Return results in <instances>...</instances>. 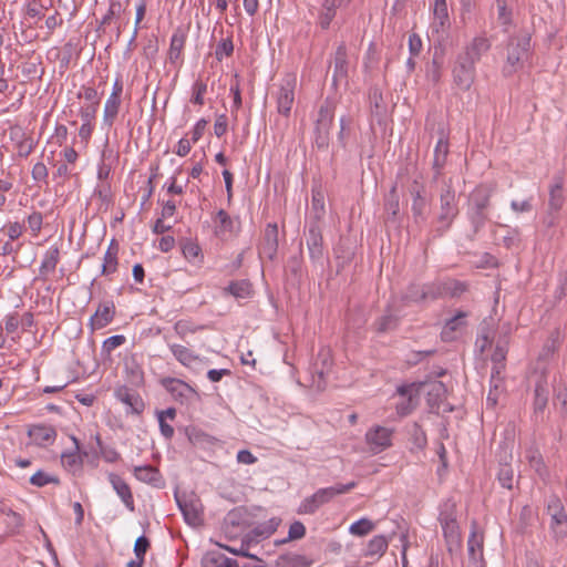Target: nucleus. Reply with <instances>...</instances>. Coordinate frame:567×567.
Returning <instances> with one entry per match:
<instances>
[{"instance_id":"obj_16","label":"nucleus","mask_w":567,"mask_h":567,"mask_svg":"<svg viewBox=\"0 0 567 567\" xmlns=\"http://www.w3.org/2000/svg\"><path fill=\"white\" fill-rule=\"evenodd\" d=\"M330 355L328 352H321L312 367V378L310 386L317 391H323L327 386V373L330 368Z\"/></svg>"},{"instance_id":"obj_15","label":"nucleus","mask_w":567,"mask_h":567,"mask_svg":"<svg viewBox=\"0 0 567 567\" xmlns=\"http://www.w3.org/2000/svg\"><path fill=\"white\" fill-rule=\"evenodd\" d=\"M307 246L312 261H319L323 257V237L320 224L310 221L307 234Z\"/></svg>"},{"instance_id":"obj_38","label":"nucleus","mask_w":567,"mask_h":567,"mask_svg":"<svg viewBox=\"0 0 567 567\" xmlns=\"http://www.w3.org/2000/svg\"><path fill=\"white\" fill-rule=\"evenodd\" d=\"M186 42V34L182 30L173 33L168 50V59L171 63H176L181 56Z\"/></svg>"},{"instance_id":"obj_59","label":"nucleus","mask_w":567,"mask_h":567,"mask_svg":"<svg viewBox=\"0 0 567 567\" xmlns=\"http://www.w3.org/2000/svg\"><path fill=\"white\" fill-rule=\"evenodd\" d=\"M374 527L375 524L372 520L368 518H361L350 526L349 532L354 536L362 537L371 533Z\"/></svg>"},{"instance_id":"obj_5","label":"nucleus","mask_w":567,"mask_h":567,"mask_svg":"<svg viewBox=\"0 0 567 567\" xmlns=\"http://www.w3.org/2000/svg\"><path fill=\"white\" fill-rule=\"evenodd\" d=\"M439 522L443 529V536L445 538L447 549L452 551L454 548H460L462 545V536L456 519L455 506L445 505L440 513Z\"/></svg>"},{"instance_id":"obj_22","label":"nucleus","mask_w":567,"mask_h":567,"mask_svg":"<svg viewBox=\"0 0 567 567\" xmlns=\"http://www.w3.org/2000/svg\"><path fill=\"white\" fill-rule=\"evenodd\" d=\"M107 478H109V482L112 485L113 489L116 492L118 497L124 503L125 507L130 512H134L135 503H134V497H133V493H132L130 485L120 475H117L115 473H110Z\"/></svg>"},{"instance_id":"obj_26","label":"nucleus","mask_w":567,"mask_h":567,"mask_svg":"<svg viewBox=\"0 0 567 567\" xmlns=\"http://www.w3.org/2000/svg\"><path fill=\"white\" fill-rule=\"evenodd\" d=\"M564 203V177L561 175H556L554 176L553 184L549 187L548 207L550 214L559 212Z\"/></svg>"},{"instance_id":"obj_58","label":"nucleus","mask_w":567,"mask_h":567,"mask_svg":"<svg viewBox=\"0 0 567 567\" xmlns=\"http://www.w3.org/2000/svg\"><path fill=\"white\" fill-rule=\"evenodd\" d=\"M385 212L389 215V218L395 219L399 212H400V203H399V196L396 193V187L393 186L388 195L386 202H385Z\"/></svg>"},{"instance_id":"obj_10","label":"nucleus","mask_w":567,"mask_h":567,"mask_svg":"<svg viewBox=\"0 0 567 567\" xmlns=\"http://www.w3.org/2000/svg\"><path fill=\"white\" fill-rule=\"evenodd\" d=\"M394 431L392 429L374 425L365 433V443L373 454H379L392 446V437Z\"/></svg>"},{"instance_id":"obj_1","label":"nucleus","mask_w":567,"mask_h":567,"mask_svg":"<svg viewBox=\"0 0 567 567\" xmlns=\"http://www.w3.org/2000/svg\"><path fill=\"white\" fill-rule=\"evenodd\" d=\"M506 59L502 66V74L511 78L519 72L529 63L533 56L532 32L527 29H520L517 33L511 35L505 47Z\"/></svg>"},{"instance_id":"obj_30","label":"nucleus","mask_w":567,"mask_h":567,"mask_svg":"<svg viewBox=\"0 0 567 567\" xmlns=\"http://www.w3.org/2000/svg\"><path fill=\"white\" fill-rule=\"evenodd\" d=\"M115 307L112 302L100 305L95 313L91 317V324L94 329L106 327L114 318Z\"/></svg>"},{"instance_id":"obj_17","label":"nucleus","mask_w":567,"mask_h":567,"mask_svg":"<svg viewBox=\"0 0 567 567\" xmlns=\"http://www.w3.org/2000/svg\"><path fill=\"white\" fill-rule=\"evenodd\" d=\"M548 398H549V384L547 381V377L545 373H540L537 377L535 389H534V415L538 417L539 415H543L547 404H548Z\"/></svg>"},{"instance_id":"obj_23","label":"nucleus","mask_w":567,"mask_h":567,"mask_svg":"<svg viewBox=\"0 0 567 567\" xmlns=\"http://www.w3.org/2000/svg\"><path fill=\"white\" fill-rule=\"evenodd\" d=\"M260 254L272 260L278 250V226L270 223L264 230V238L259 247Z\"/></svg>"},{"instance_id":"obj_12","label":"nucleus","mask_w":567,"mask_h":567,"mask_svg":"<svg viewBox=\"0 0 567 567\" xmlns=\"http://www.w3.org/2000/svg\"><path fill=\"white\" fill-rule=\"evenodd\" d=\"M333 73H332V84L337 86L340 82L348 81L349 76V61H348V50L344 42H341L334 52L333 55Z\"/></svg>"},{"instance_id":"obj_54","label":"nucleus","mask_w":567,"mask_h":567,"mask_svg":"<svg viewBox=\"0 0 567 567\" xmlns=\"http://www.w3.org/2000/svg\"><path fill=\"white\" fill-rule=\"evenodd\" d=\"M398 324L399 317L389 312L375 320L374 328L379 333H384L394 330L398 327Z\"/></svg>"},{"instance_id":"obj_27","label":"nucleus","mask_w":567,"mask_h":567,"mask_svg":"<svg viewBox=\"0 0 567 567\" xmlns=\"http://www.w3.org/2000/svg\"><path fill=\"white\" fill-rule=\"evenodd\" d=\"M32 441L40 446L52 444L56 437V431L52 425H32L28 432Z\"/></svg>"},{"instance_id":"obj_4","label":"nucleus","mask_w":567,"mask_h":567,"mask_svg":"<svg viewBox=\"0 0 567 567\" xmlns=\"http://www.w3.org/2000/svg\"><path fill=\"white\" fill-rule=\"evenodd\" d=\"M336 104L326 99L319 107L315 123V145L318 150L327 151L330 143V128L334 120Z\"/></svg>"},{"instance_id":"obj_56","label":"nucleus","mask_w":567,"mask_h":567,"mask_svg":"<svg viewBox=\"0 0 567 567\" xmlns=\"http://www.w3.org/2000/svg\"><path fill=\"white\" fill-rule=\"evenodd\" d=\"M514 470L508 463H501L497 472V480L502 487L512 489L514 483Z\"/></svg>"},{"instance_id":"obj_47","label":"nucleus","mask_w":567,"mask_h":567,"mask_svg":"<svg viewBox=\"0 0 567 567\" xmlns=\"http://www.w3.org/2000/svg\"><path fill=\"white\" fill-rule=\"evenodd\" d=\"M409 434H410V443L412 444V446L410 449L411 452L422 451L426 446V444H427L426 433L422 429L421 425H419L417 423H414L411 426Z\"/></svg>"},{"instance_id":"obj_53","label":"nucleus","mask_w":567,"mask_h":567,"mask_svg":"<svg viewBox=\"0 0 567 567\" xmlns=\"http://www.w3.org/2000/svg\"><path fill=\"white\" fill-rule=\"evenodd\" d=\"M446 388L443 382L435 381L431 383V389L427 392V403L431 408L437 406L440 402L445 398Z\"/></svg>"},{"instance_id":"obj_40","label":"nucleus","mask_w":567,"mask_h":567,"mask_svg":"<svg viewBox=\"0 0 567 567\" xmlns=\"http://www.w3.org/2000/svg\"><path fill=\"white\" fill-rule=\"evenodd\" d=\"M443 50L435 49L431 64L426 69V78L434 84L441 81L443 66Z\"/></svg>"},{"instance_id":"obj_46","label":"nucleus","mask_w":567,"mask_h":567,"mask_svg":"<svg viewBox=\"0 0 567 567\" xmlns=\"http://www.w3.org/2000/svg\"><path fill=\"white\" fill-rule=\"evenodd\" d=\"M181 246L184 257L189 262L199 264L203 261L204 256L202 254V248L197 243L193 241L192 239H183L181 241Z\"/></svg>"},{"instance_id":"obj_13","label":"nucleus","mask_w":567,"mask_h":567,"mask_svg":"<svg viewBox=\"0 0 567 567\" xmlns=\"http://www.w3.org/2000/svg\"><path fill=\"white\" fill-rule=\"evenodd\" d=\"M423 385V383H411L398 386V394L405 398V401L396 405V411L400 415H408L415 409L419 392Z\"/></svg>"},{"instance_id":"obj_25","label":"nucleus","mask_w":567,"mask_h":567,"mask_svg":"<svg viewBox=\"0 0 567 567\" xmlns=\"http://www.w3.org/2000/svg\"><path fill=\"white\" fill-rule=\"evenodd\" d=\"M484 534L478 530L475 520L471 524V533L467 540L468 556L472 560L477 561L483 558Z\"/></svg>"},{"instance_id":"obj_2","label":"nucleus","mask_w":567,"mask_h":567,"mask_svg":"<svg viewBox=\"0 0 567 567\" xmlns=\"http://www.w3.org/2000/svg\"><path fill=\"white\" fill-rule=\"evenodd\" d=\"M495 192L496 183H484L477 185L470 194L466 215L474 234H477L489 220L492 197Z\"/></svg>"},{"instance_id":"obj_63","label":"nucleus","mask_w":567,"mask_h":567,"mask_svg":"<svg viewBox=\"0 0 567 567\" xmlns=\"http://www.w3.org/2000/svg\"><path fill=\"white\" fill-rule=\"evenodd\" d=\"M305 535H306L305 525L301 522L296 520L289 527L288 537L282 540H277L276 544L280 545V544H286L287 542H290V540L301 539L302 537H305Z\"/></svg>"},{"instance_id":"obj_33","label":"nucleus","mask_w":567,"mask_h":567,"mask_svg":"<svg viewBox=\"0 0 567 567\" xmlns=\"http://www.w3.org/2000/svg\"><path fill=\"white\" fill-rule=\"evenodd\" d=\"M134 476L143 483H147L156 487L161 485L162 481L159 471L152 465L135 466Z\"/></svg>"},{"instance_id":"obj_31","label":"nucleus","mask_w":567,"mask_h":567,"mask_svg":"<svg viewBox=\"0 0 567 567\" xmlns=\"http://www.w3.org/2000/svg\"><path fill=\"white\" fill-rule=\"evenodd\" d=\"M433 16L434 20L432 23V29L435 32H440L441 30H444L445 28L450 27V17L446 0H435Z\"/></svg>"},{"instance_id":"obj_60","label":"nucleus","mask_w":567,"mask_h":567,"mask_svg":"<svg viewBox=\"0 0 567 567\" xmlns=\"http://www.w3.org/2000/svg\"><path fill=\"white\" fill-rule=\"evenodd\" d=\"M311 206L315 213L312 221H317L320 224V220L324 215V197L320 190H312Z\"/></svg>"},{"instance_id":"obj_7","label":"nucleus","mask_w":567,"mask_h":567,"mask_svg":"<svg viewBox=\"0 0 567 567\" xmlns=\"http://www.w3.org/2000/svg\"><path fill=\"white\" fill-rule=\"evenodd\" d=\"M297 86V78L295 74H287L279 85L275 94L277 111L285 117L290 116L292 105L295 103V90Z\"/></svg>"},{"instance_id":"obj_64","label":"nucleus","mask_w":567,"mask_h":567,"mask_svg":"<svg viewBox=\"0 0 567 567\" xmlns=\"http://www.w3.org/2000/svg\"><path fill=\"white\" fill-rule=\"evenodd\" d=\"M40 64H41L40 62L39 63H37V62L23 63L21 66L22 75L30 81L33 79H41L42 75L44 74V69H41Z\"/></svg>"},{"instance_id":"obj_20","label":"nucleus","mask_w":567,"mask_h":567,"mask_svg":"<svg viewBox=\"0 0 567 567\" xmlns=\"http://www.w3.org/2000/svg\"><path fill=\"white\" fill-rule=\"evenodd\" d=\"M467 312L465 311H457V313L449 319L441 332V338L444 342H451L454 341L461 331L466 327L467 321Z\"/></svg>"},{"instance_id":"obj_6","label":"nucleus","mask_w":567,"mask_h":567,"mask_svg":"<svg viewBox=\"0 0 567 567\" xmlns=\"http://www.w3.org/2000/svg\"><path fill=\"white\" fill-rule=\"evenodd\" d=\"M159 383L181 404L188 405L200 400L199 393L181 379L166 377L161 379Z\"/></svg>"},{"instance_id":"obj_49","label":"nucleus","mask_w":567,"mask_h":567,"mask_svg":"<svg viewBox=\"0 0 567 567\" xmlns=\"http://www.w3.org/2000/svg\"><path fill=\"white\" fill-rule=\"evenodd\" d=\"M169 349L176 360L185 367H189L194 361L198 359L197 354L182 344H171Z\"/></svg>"},{"instance_id":"obj_39","label":"nucleus","mask_w":567,"mask_h":567,"mask_svg":"<svg viewBox=\"0 0 567 567\" xmlns=\"http://www.w3.org/2000/svg\"><path fill=\"white\" fill-rule=\"evenodd\" d=\"M125 10L126 6H123L121 1L111 0L107 12L101 19L97 30L105 31V27L110 25L113 20H118Z\"/></svg>"},{"instance_id":"obj_45","label":"nucleus","mask_w":567,"mask_h":567,"mask_svg":"<svg viewBox=\"0 0 567 567\" xmlns=\"http://www.w3.org/2000/svg\"><path fill=\"white\" fill-rule=\"evenodd\" d=\"M311 560L306 556L295 553L282 554L277 559L279 567H310Z\"/></svg>"},{"instance_id":"obj_44","label":"nucleus","mask_w":567,"mask_h":567,"mask_svg":"<svg viewBox=\"0 0 567 567\" xmlns=\"http://www.w3.org/2000/svg\"><path fill=\"white\" fill-rule=\"evenodd\" d=\"M525 457L532 468L535 470V472L540 477H546L548 475L547 466L545 465L544 458L540 454V452L537 449H528L526 450Z\"/></svg>"},{"instance_id":"obj_8","label":"nucleus","mask_w":567,"mask_h":567,"mask_svg":"<svg viewBox=\"0 0 567 567\" xmlns=\"http://www.w3.org/2000/svg\"><path fill=\"white\" fill-rule=\"evenodd\" d=\"M175 499L187 524L198 526L203 523V505L194 493L175 494Z\"/></svg>"},{"instance_id":"obj_18","label":"nucleus","mask_w":567,"mask_h":567,"mask_svg":"<svg viewBox=\"0 0 567 567\" xmlns=\"http://www.w3.org/2000/svg\"><path fill=\"white\" fill-rule=\"evenodd\" d=\"M491 49V41L483 35L475 37L458 55L476 64Z\"/></svg>"},{"instance_id":"obj_57","label":"nucleus","mask_w":567,"mask_h":567,"mask_svg":"<svg viewBox=\"0 0 567 567\" xmlns=\"http://www.w3.org/2000/svg\"><path fill=\"white\" fill-rule=\"evenodd\" d=\"M61 462L64 468L72 473L82 468V458L76 452L62 453Z\"/></svg>"},{"instance_id":"obj_62","label":"nucleus","mask_w":567,"mask_h":567,"mask_svg":"<svg viewBox=\"0 0 567 567\" xmlns=\"http://www.w3.org/2000/svg\"><path fill=\"white\" fill-rule=\"evenodd\" d=\"M444 286L443 281H433L424 284L425 291V301L427 300H436L440 298H444Z\"/></svg>"},{"instance_id":"obj_29","label":"nucleus","mask_w":567,"mask_h":567,"mask_svg":"<svg viewBox=\"0 0 567 567\" xmlns=\"http://www.w3.org/2000/svg\"><path fill=\"white\" fill-rule=\"evenodd\" d=\"M447 155H449L447 140L441 137L437 141L436 146L434 148V158H433V164H432V168L434 171V176H433L434 181H437V178L442 175V171L446 164Z\"/></svg>"},{"instance_id":"obj_32","label":"nucleus","mask_w":567,"mask_h":567,"mask_svg":"<svg viewBox=\"0 0 567 567\" xmlns=\"http://www.w3.org/2000/svg\"><path fill=\"white\" fill-rule=\"evenodd\" d=\"M60 260V250L56 246H51L44 254L39 272L42 279H47L48 275L53 272Z\"/></svg>"},{"instance_id":"obj_55","label":"nucleus","mask_w":567,"mask_h":567,"mask_svg":"<svg viewBox=\"0 0 567 567\" xmlns=\"http://www.w3.org/2000/svg\"><path fill=\"white\" fill-rule=\"evenodd\" d=\"M444 297H460L467 290V284L456 279H447L443 281Z\"/></svg>"},{"instance_id":"obj_51","label":"nucleus","mask_w":567,"mask_h":567,"mask_svg":"<svg viewBox=\"0 0 567 567\" xmlns=\"http://www.w3.org/2000/svg\"><path fill=\"white\" fill-rule=\"evenodd\" d=\"M214 221L217 224L216 226V234L217 235H224L226 233H233L234 231V220L229 216V214L224 210L219 209L216 213V216L214 218Z\"/></svg>"},{"instance_id":"obj_11","label":"nucleus","mask_w":567,"mask_h":567,"mask_svg":"<svg viewBox=\"0 0 567 567\" xmlns=\"http://www.w3.org/2000/svg\"><path fill=\"white\" fill-rule=\"evenodd\" d=\"M114 396L127 406L126 413L140 415L145 410L144 400L138 392L126 385L117 386Z\"/></svg>"},{"instance_id":"obj_14","label":"nucleus","mask_w":567,"mask_h":567,"mask_svg":"<svg viewBox=\"0 0 567 567\" xmlns=\"http://www.w3.org/2000/svg\"><path fill=\"white\" fill-rule=\"evenodd\" d=\"M280 520L277 518H270L264 522L250 532H248L243 539V547H250L251 544H258L260 540L270 537L278 528Z\"/></svg>"},{"instance_id":"obj_42","label":"nucleus","mask_w":567,"mask_h":567,"mask_svg":"<svg viewBox=\"0 0 567 567\" xmlns=\"http://www.w3.org/2000/svg\"><path fill=\"white\" fill-rule=\"evenodd\" d=\"M202 564L203 567H238L236 559L217 551L206 555Z\"/></svg>"},{"instance_id":"obj_21","label":"nucleus","mask_w":567,"mask_h":567,"mask_svg":"<svg viewBox=\"0 0 567 567\" xmlns=\"http://www.w3.org/2000/svg\"><path fill=\"white\" fill-rule=\"evenodd\" d=\"M412 195V213L416 223L425 220V209L427 206L426 199L423 195L424 187L417 181H414L409 188Z\"/></svg>"},{"instance_id":"obj_37","label":"nucleus","mask_w":567,"mask_h":567,"mask_svg":"<svg viewBox=\"0 0 567 567\" xmlns=\"http://www.w3.org/2000/svg\"><path fill=\"white\" fill-rule=\"evenodd\" d=\"M224 295H231L235 298H248L252 295V285L247 279L234 280L224 288Z\"/></svg>"},{"instance_id":"obj_24","label":"nucleus","mask_w":567,"mask_h":567,"mask_svg":"<svg viewBox=\"0 0 567 567\" xmlns=\"http://www.w3.org/2000/svg\"><path fill=\"white\" fill-rule=\"evenodd\" d=\"M546 512L550 516V527L557 533V527L567 524V514L561 499L551 495L547 499Z\"/></svg>"},{"instance_id":"obj_43","label":"nucleus","mask_w":567,"mask_h":567,"mask_svg":"<svg viewBox=\"0 0 567 567\" xmlns=\"http://www.w3.org/2000/svg\"><path fill=\"white\" fill-rule=\"evenodd\" d=\"M117 246L115 245V240L113 239L109 249L104 254L101 274L103 276L114 274L117 270Z\"/></svg>"},{"instance_id":"obj_9","label":"nucleus","mask_w":567,"mask_h":567,"mask_svg":"<svg viewBox=\"0 0 567 567\" xmlns=\"http://www.w3.org/2000/svg\"><path fill=\"white\" fill-rule=\"evenodd\" d=\"M475 65L476 64L457 54L452 69V76L453 83L458 90L466 92L471 89L476 78Z\"/></svg>"},{"instance_id":"obj_61","label":"nucleus","mask_w":567,"mask_h":567,"mask_svg":"<svg viewBox=\"0 0 567 567\" xmlns=\"http://www.w3.org/2000/svg\"><path fill=\"white\" fill-rule=\"evenodd\" d=\"M30 483L37 487H43L48 484L59 485L60 478L43 471H38L30 477Z\"/></svg>"},{"instance_id":"obj_35","label":"nucleus","mask_w":567,"mask_h":567,"mask_svg":"<svg viewBox=\"0 0 567 567\" xmlns=\"http://www.w3.org/2000/svg\"><path fill=\"white\" fill-rule=\"evenodd\" d=\"M401 301L404 306H410L412 303H421L425 301V291L424 284H410L404 292L401 295Z\"/></svg>"},{"instance_id":"obj_52","label":"nucleus","mask_w":567,"mask_h":567,"mask_svg":"<svg viewBox=\"0 0 567 567\" xmlns=\"http://www.w3.org/2000/svg\"><path fill=\"white\" fill-rule=\"evenodd\" d=\"M496 9H497V21L504 28V31L507 32L508 28L513 23L512 9L508 8L506 0H496Z\"/></svg>"},{"instance_id":"obj_28","label":"nucleus","mask_w":567,"mask_h":567,"mask_svg":"<svg viewBox=\"0 0 567 567\" xmlns=\"http://www.w3.org/2000/svg\"><path fill=\"white\" fill-rule=\"evenodd\" d=\"M371 115L381 124L386 116V105L383 101L382 92L379 87H371L369 92Z\"/></svg>"},{"instance_id":"obj_3","label":"nucleus","mask_w":567,"mask_h":567,"mask_svg":"<svg viewBox=\"0 0 567 567\" xmlns=\"http://www.w3.org/2000/svg\"><path fill=\"white\" fill-rule=\"evenodd\" d=\"M458 215V207L455 199V190L452 187L451 179L444 182L440 190V209L431 230L432 238L443 236L452 226Z\"/></svg>"},{"instance_id":"obj_36","label":"nucleus","mask_w":567,"mask_h":567,"mask_svg":"<svg viewBox=\"0 0 567 567\" xmlns=\"http://www.w3.org/2000/svg\"><path fill=\"white\" fill-rule=\"evenodd\" d=\"M339 0H323L321 11L318 17V23L321 27V29H329L331 21L336 17L337 8L339 7Z\"/></svg>"},{"instance_id":"obj_41","label":"nucleus","mask_w":567,"mask_h":567,"mask_svg":"<svg viewBox=\"0 0 567 567\" xmlns=\"http://www.w3.org/2000/svg\"><path fill=\"white\" fill-rule=\"evenodd\" d=\"M120 106H121V97L118 96H114V95H110L105 102V105H104V112H103V123L104 125H106L107 127H111L116 117H117V114L120 112Z\"/></svg>"},{"instance_id":"obj_50","label":"nucleus","mask_w":567,"mask_h":567,"mask_svg":"<svg viewBox=\"0 0 567 567\" xmlns=\"http://www.w3.org/2000/svg\"><path fill=\"white\" fill-rule=\"evenodd\" d=\"M388 549V539L383 535H377L372 539L369 540L364 556L373 557V556H382Z\"/></svg>"},{"instance_id":"obj_19","label":"nucleus","mask_w":567,"mask_h":567,"mask_svg":"<svg viewBox=\"0 0 567 567\" xmlns=\"http://www.w3.org/2000/svg\"><path fill=\"white\" fill-rule=\"evenodd\" d=\"M332 492L328 488H319L311 496L306 497L298 507V514H315L322 505L332 499Z\"/></svg>"},{"instance_id":"obj_48","label":"nucleus","mask_w":567,"mask_h":567,"mask_svg":"<svg viewBox=\"0 0 567 567\" xmlns=\"http://www.w3.org/2000/svg\"><path fill=\"white\" fill-rule=\"evenodd\" d=\"M185 433L189 442L194 445H212L216 442L215 437L195 426L186 427Z\"/></svg>"},{"instance_id":"obj_34","label":"nucleus","mask_w":567,"mask_h":567,"mask_svg":"<svg viewBox=\"0 0 567 567\" xmlns=\"http://www.w3.org/2000/svg\"><path fill=\"white\" fill-rule=\"evenodd\" d=\"M511 327L507 326L503 334L498 337L495 350L492 354L493 363H501V368H505V360L508 352Z\"/></svg>"}]
</instances>
